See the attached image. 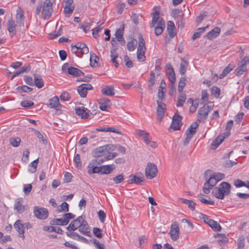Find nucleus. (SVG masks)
<instances>
[{
    "label": "nucleus",
    "mask_w": 249,
    "mask_h": 249,
    "mask_svg": "<svg viewBox=\"0 0 249 249\" xmlns=\"http://www.w3.org/2000/svg\"><path fill=\"white\" fill-rule=\"evenodd\" d=\"M69 205L68 204L64 202L61 204V205L60 206V208L58 209V211L59 212H67L69 211Z\"/></svg>",
    "instance_id": "nucleus-58"
},
{
    "label": "nucleus",
    "mask_w": 249,
    "mask_h": 249,
    "mask_svg": "<svg viewBox=\"0 0 249 249\" xmlns=\"http://www.w3.org/2000/svg\"><path fill=\"white\" fill-rule=\"evenodd\" d=\"M213 186H211V185L206 181L203 187V192L205 194H208L210 193V190L212 189Z\"/></svg>",
    "instance_id": "nucleus-49"
},
{
    "label": "nucleus",
    "mask_w": 249,
    "mask_h": 249,
    "mask_svg": "<svg viewBox=\"0 0 249 249\" xmlns=\"http://www.w3.org/2000/svg\"><path fill=\"white\" fill-rule=\"evenodd\" d=\"M51 224L53 225H67L68 224V221L65 220L64 218H56L53 219L51 221Z\"/></svg>",
    "instance_id": "nucleus-39"
},
{
    "label": "nucleus",
    "mask_w": 249,
    "mask_h": 249,
    "mask_svg": "<svg viewBox=\"0 0 249 249\" xmlns=\"http://www.w3.org/2000/svg\"><path fill=\"white\" fill-rule=\"evenodd\" d=\"M103 23H101L99 25L92 30V35L94 38H97L98 37V33L102 29V28L101 27L100 25L103 24Z\"/></svg>",
    "instance_id": "nucleus-56"
},
{
    "label": "nucleus",
    "mask_w": 249,
    "mask_h": 249,
    "mask_svg": "<svg viewBox=\"0 0 249 249\" xmlns=\"http://www.w3.org/2000/svg\"><path fill=\"white\" fill-rule=\"evenodd\" d=\"M234 68L233 64H229L223 70L222 73L219 76L220 79L223 78L229 73Z\"/></svg>",
    "instance_id": "nucleus-37"
},
{
    "label": "nucleus",
    "mask_w": 249,
    "mask_h": 249,
    "mask_svg": "<svg viewBox=\"0 0 249 249\" xmlns=\"http://www.w3.org/2000/svg\"><path fill=\"white\" fill-rule=\"evenodd\" d=\"M213 109V106L204 105L198 110L197 115V121L199 122H204L207 119L209 113L211 112Z\"/></svg>",
    "instance_id": "nucleus-4"
},
{
    "label": "nucleus",
    "mask_w": 249,
    "mask_h": 249,
    "mask_svg": "<svg viewBox=\"0 0 249 249\" xmlns=\"http://www.w3.org/2000/svg\"><path fill=\"white\" fill-rule=\"evenodd\" d=\"M93 232L97 238H101L103 236L102 231L98 228H94L93 229Z\"/></svg>",
    "instance_id": "nucleus-60"
},
{
    "label": "nucleus",
    "mask_w": 249,
    "mask_h": 249,
    "mask_svg": "<svg viewBox=\"0 0 249 249\" xmlns=\"http://www.w3.org/2000/svg\"><path fill=\"white\" fill-rule=\"evenodd\" d=\"M76 45L79 49L81 54H87L89 53V50L86 44L83 43H77Z\"/></svg>",
    "instance_id": "nucleus-35"
},
{
    "label": "nucleus",
    "mask_w": 249,
    "mask_h": 249,
    "mask_svg": "<svg viewBox=\"0 0 249 249\" xmlns=\"http://www.w3.org/2000/svg\"><path fill=\"white\" fill-rule=\"evenodd\" d=\"M60 105L59 99L57 96H54L49 100V106L51 108H56Z\"/></svg>",
    "instance_id": "nucleus-36"
},
{
    "label": "nucleus",
    "mask_w": 249,
    "mask_h": 249,
    "mask_svg": "<svg viewBox=\"0 0 249 249\" xmlns=\"http://www.w3.org/2000/svg\"><path fill=\"white\" fill-rule=\"evenodd\" d=\"M23 200L22 198H17L15 201L14 210L18 213H22L25 210V207L22 204Z\"/></svg>",
    "instance_id": "nucleus-21"
},
{
    "label": "nucleus",
    "mask_w": 249,
    "mask_h": 249,
    "mask_svg": "<svg viewBox=\"0 0 249 249\" xmlns=\"http://www.w3.org/2000/svg\"><path fill=\"white\" fill-rule=\"evenodd\" d=\"M144 181V176L142 173L138 172L134 175H131L129 176L128 183H136L138 185H142Z\"/></svg>",
    "instance_id": "nucleus-12"
},
{
    "label": "nucleus",
    "mask_w": 249,
    "mask_h": 249,
    "mask_svg": "<svg viewBox=\"0 0 249 249\" xmlns=\"http://www.w3.org/2000/svg\"><path fill=\"white\" fill-rule=\"evenodd\" d=\"M169 234L173 241H176L179 237V227L177 221H174L171 225Z\"/></svg>",
    "instance_id": "nucleus-10"
},
{
    "label": "nucleus",
    "mask_w": 249,
    "mask_h": 249,
    "mask_svg": "<svg viewBox=\"0 0 249 249\" xmlns=\"http://www.w3.org/2000/svg\"><path fill=\"white\" fill-rule=\"evenodd\" d=\"M43 230L49 232L54 231L57 233L61 234L63 232V230L60 227L53 226H44L43 227Z\"/></svg>",
    "instance_id": "nucleus-34"
},
{
    "label": "nucleus",
    "mask_w": 249,
    "mask_h": 249,
    "mask_svg": "<svg viewBox=\"0 0 249 249\" xmlns=\"http://www.w3.org/2000/svg\"><path fill=\"white\" fill-rule=\"evenodd\" d=\"M34 85H35L38 89L42 88L44 86V81L41 76L38 74H34Z\"/></svg>",
    "instance_id": "nucleus-31"
},
{
    "label": "nucleus",
    "mask_w": 249,
    "mask_h": 249,
    "mask_svg": "<svg viewBox=\"0 0 249 249\" xmlns=\"http://www.w3.org/2000/svg\"><path fill=\"white\" fill-rule=\"evenodd\" d=\"M167 30L170 37L173 38L176 35L175 26L173 21H168Z\"/></svg>",
    "instance_id": "nucleus-28"
},
{
    "label": "nucleus",
    "mask_w": 249,
    "mask_h": 249,
    "mask_svg": "<svg viewBox=\"0 0 249 249\" xmlns=\"http://www.w3.org/2000/svg\"><path fill=\"white\" fill-rule=\"evenodd\" d=\"M212 94L215 97L218 98L220 93V89L219 88L216 86H213L211 88Z\"/></svg>",
    "instance_id": "nucleus-46"
},
{
    "label": "nucleus",
    "mask_w": 249,
    "mask_h": 249,
    "mask_svg": "<svg viewBox=\"0 0 249 249\" xmlns=\"http://www.w3.org/2000/svg\"><path fill=\"white\" fill-rule=\"evenodd\" d=\"M220 33V29L218 27H215L212 31L209 32L206 35V37L210 40H212L219 36Z\"/></svg>",
    "instance_id": "nucleus-24"
},
{
    "label": "nucleus",
    "mask_w": 249,
    "mask_h": 249,
    "mask_svg": "<svg viewBox=\"0 0 249 249\" xmlns=\"http://www.w3.org/2000/svg\"><path fill=\"white\" fill-rule=\"evenodd\" d=\"M138 131L139 132V135L142 137L144 142H145V143L146 144L147 143H148V142L150 140L148 139L149 133L146 132L144 130L141 129L138 130Z\"/></svg>",
    "instance_id": "nucleus-43"
},
{
    "label": "nucleus",
    "mask_w": 249,
    "mask_h": 249,
    "mask_svg": "<svg viewBox=\"0 0 249 249\" xmlns=\"http://www.w3.org/2000/svg\"><path fill=\"white\" fill-rule=\"evenodd\" d=\"M73 0H64L63 6L64 8V13L66 14L71 15L74 9V6L72 5Z\"/></svg>",
    "instance_id": "nucleus-14"
},
{
    "label": "nucleus",
    "mask_w": 249,
    "mask_h": 249,
    "mask_svg": "<svg viewBox=\"0 0 249 249\" xmlns=\"http://www.w3.org/2000/svg\"><path fill=\"white\" fill-rule=\"evenodd\" d=\"M248 64H249V57L245 56L238 63V66L234 71L235 75L240 76L247 71L248 70L247 65Z\"/></svg>",
    "instance_id": "nucleus-5"
},
{
    "label": "nucleus",
    "mask_w": 249,
    "mask_h": 249,
    "mask_svg": "<svg viewBox=\"0 0 249 249\" xmlns=\"http://www.w3.org/2000/svg\"><path fill=\"white\" fill-rule=\"evenodd\" d=\"M165 85V83L164 82V81L162 80L160 83V85L159 88V91H158V97L159 98L162 99L164 97V93L165 91H164V85Z\"/></svg>",
    "instance_id": "nucleus-44"
},
{
    "label": "nucleus",
    "mask_w": 249,
    "mask_h": 249,
    "mask_svg": "<svg viewBox=\"0 0 249 249\" xmlns=\"http://www.w3.org/2000/svg\"><path fill=\"white\" fill-rule=\"evenodd\" d=\"M198 124L196 122H193L188 129V139H191L193 135L196 133V129L197 128Z\"/></svg>",
    "instance_id": "nucleus-32"
},
{
    "label": "nucleus",
    "mask_w": 249,
    "mask_h": 249,
    "mask_svg": "<svg viewBox=\"0 0 249 249\" xmlns=\"http://www.w3.org/2000/svg\"><path fill=\"white\" fill-rule=\"evenodd\" d=\"M124 25H122V28H119L117 29L115 33V36L117 38V40L120 42L121 44L123 46L125 44V40L123 37V33H124Z\"/></svg>",
    "instance_id": "nucleus-23"
},
{
    "label": "nucleus",
    "mask_w": 249,
    "mask_h": 249,
    "mask_svg": "<svg viewBox=\"0 0 249 249\" xmlns=\"http://www.w3.org/2000/svg\"><path fill=\"white\" fill-rule=\"evenodd\" d=\"M67 235L72 238L73 240H78V238L79 236V234L77 232H66Z\"/></svg>",
    "instance_id": "nucleus-62"
},
{
    "label": "nucleus",
    "mask_w": 249,
    "mask_h": 249,
    "mask_svg": "<svg viewBox=\"0 0 249 249\" xmlns=\"http://www.w3.org/2000/svg\"><path fill=\"white\" fill-rule=\"evenodd\" d=\"M79 231L81 232V233L84 235L88 236H90V232L88 222L85 220H84L83 222L82 223L79 229Z\"/></svg>",
    "instance_id": "nucleus-20"
},
{
    "label": "nucleus",
    "mask_w": 249,
    "mask_h": 249,
    "mask_svg": "<svg viewBox=\"0 0 249 249\" xmlns=\"http://www.w3.org/2000/svg\"><path fill=\"white\" fill-rule=\"evenodd\" d=\"M99 104L100 108L103 111H107L111 105L110 100L105 97L100 99Z\"/></svg>",
    "instance_id": "nucleus-17"
},
{
    "label": "nucleus",
    "mask_w": 249,
    "mask_h": 249,
    "mask_svg": "<svg viewBox=\"0 0 249 249\" xmlns=\"http://www.w3.org/2000/svg\"><path fill=\"white\" fill-rule=\"evenodd\" d=\"M90 241L94 245L95 247L97 249H105L104 245L100 243V242L96 239H93Z\"/></svg>",
    "instance_id": "nucleus-51"
},
{
    "label": "nucleus",
    "mask_w": 249,
    "mask_h": 249,
    "mask_svg": "<svg viewBox=\"0 0 249 249\" xmlns=\"http://www.w3.org/2000/svg\"><path fill=\"white\" fill-rule=\"evenodd\" d=\"M230 134L229 132H226L224 134V135H220L218 136L212 142V148L216 149L224 141L225 138L227 137Z\"/></svg>",
    "instance_id": "nucleus-18"
},
{
    "label": "nucleus",
    "mask_w": 249,
    "mask_h": 249,
    "mask_svg": "<svg viewBox=\"0 0 249 249\" xmlns=\"http://www.w3.org/2000/svg\"><path fill=\"white\" fill-rule=\"evenodd\" d=\"M100 168H101V174H109L113 172L116 167L114 164H109L102 165Z\"/></svg>",
    "instance_id": "nucleus-25"
},
{
    "label": "nucleus",
    "mask_w": 249,
    "mask_h": 249,
    "mask_svg": "<svg viewBox=\"0 0 249 249\" xmlns=\"http://www.w3.org/2000/svg\"><path fill=\"white\" fill-rule=\"evenodd\" d=\"M53 0H45L42 3L36 6V15H39L41 11L42 18L45 19H49L53 12Z\"/></svg>",
    "instance_id": "nucleus-1"
},
{
    "label": "nucleus",
    "mask_w": 249,
    "mask_h": 249,
    "mask_svg": "<svg viewBox=\"0 0 249 249\" xmlns=\"http://www.w3.org/2000/svg\"><path fill=\"white\" fill-rule=\"evenodd\" d=\"M185 81L186 79L185 78H181L178 85V92L181 93L183 90V88L185 86Z\"/></svg>",
    "instance_id": "nucleus-50"
},
{
    "label": "nucleus",
    "mask_w": 249,
    "mask_h": 249,
    "mask_svg": "<svg viewBox=\"0 0 249 249\" xmlns=\"http://www.w3.org/2000/svg\"><path fill=\"white\" fill-rule=\"evenodd\" d=\"M38 159L32 161L29 165L28 170L30 172L34 173L36 170L37 165L38 163Z\"/></svg>",
    "instance_id": "nucleus-40"
},
{
    "label": "nucleus",
    "mask_w": 249,
    "mask_h": 249,
    "mask_svg": "<svg viewBox=\"0 0 249 249\" xmlns=\"http://www.w3.org/2000/svg\"><path fill=\"white\" fill-rule=\"evenodd\" d=\"M16 22L19 26H24V15L23 12L21 10L17 11Z\"/></svg>",
    "instance_id": "nucleus-29"
},
{
    "label": "nucleus",
    "mask_w": 249,
    "mask_h": 249,
    "mask_svg": "<svg viewBox=\"0 0 249 249\" xmlns=\"http://www.w3.org/2000/svg\"><path fill=\"white\" fill-rule=\"evenodd\" d=\"M137 40H134L127 43V48L129 51H132L135 50L137 45Z\"/></svg>",
    "instance_id": "nucleus-48"
},
{
    "label": "nucleus",
    "mask_w": 249,
    "mask_h": 249,
    "mask_svg": "<svg viewBox=\"0 0 249 249\" xmlns=\"http://www.w3.org/2000/svg\"><path fill=\"white\" fill-rule=\"evenodd\" d=\"M182 125L181 117L176 113L173 117L172 123L168 130L170 132L179 130Z\"/></svg>",
    "instance_id": "nucleus-7"
},
{
    "label": "nucleus",
    "mask_w": 249,
    "mask_h": 249,
    "mask_svg": "<svg viewBox=\"0 0 249 249\" xmlns=\"http://www.w3.org/2000/svg\"><path fill=\"white\" fill-rule=\"evenodd\" d=\"M158 107L157 108V119L161 121L163 117L166 109V105L164 103L157 101Z\"/></svg>",
    "instance_id": "nucleus-15"
},
{
    "label": "nucleus",
    "mask_w": 249,
    "mask_h": 249,
    "mask_svg": "<svg viewBox=\"0 0 249 249\" xmlns=\"http://www.w3.org/2000/svg\"><path fill=\"white\" fill-rule=\"evenodd\" d=\"M9 142L10 144L14 147H18L21 142V139L19 137H12L10 139Z\"/></svg>",
    "instance_id": "nucleus-42"
},
{
    "label": "nucleus",
    "mask_w": 249,
    "mask_h": 249,
    "mask_svg": "<svg viewBox=\"0 0 249 249\" xmlns=\"http://www.w3.org/2000/svg\"><path fill=\"white\" fill-rule=\"evenodd\" d=\"M14 228L18 233V236L23 240L25 239L24 228L23 224L21 223L20 220H17L14 224Z\"/></svg>",
    "instance_id": "nucleus-16"
},
{
    "label": "nucleus",
    "mask_w": 249,
    "mask_h": 249,
    "mask_svg": "<svg viewBox=\"0 0 249 249\" xmlns=\"http://www.w3.org/2000/svg\"><path fill=\"white\" fill-rule=\"evenodd\" d=\"M71 51L72 53L75 54L76 55V56H77L78 57H82L83 55L80 53V51H79V49L78 48L77 46H76V45H71Z\"/></svg>",
    "instance_id": "nucleus-53"
},
{
    "label": "nucleus",
    "mask_w": 249,
    "mask_h": 249,
    "mask_svg": "<svg viewBox=\"0 0 249 249\" xmlns=\"http://www.w3.org/2000/svg\"><path fill=\"white\" fill-rule=\"evenodd\" d=\"M35 216L38 219L44 220L48 218L49 212L47 209L36 206L34 208Z\"/></svg>",
    "instance_id": "nucleus-9"
},
{
    "label": "nucleus",
    "mask_w": 249,
    "mask_h": 249,
    "mask_svg": "<svg viewBox=\"0 0 249 249\" xmlns=\"http://www.w3.org/2000/svg\"><path fill=\"white\" fill-rule=\"evenodd\" d=\"M231 185L227 182H222L218 188H215L212 193L216 198L222 199L225 196L229 195L231 192Z\"/></svg>",
    "instance_id": "nucleus-3"
},
{
    "label": "nucleus",
    "mask_w": 249,
    "mask_h": 249,
    "mask_svg": "<svg viewBox=\"0 0 249 249\" xmlns=\"http://www.w3.org/2000/svg\"><path fill=\"white\" fill-rule=\"evenodd\" d=\"M124 174H121L113 178L112 179L115 183L119 184L122 182L124 181Z\"/></svg>",
    "instance_id": "nucleus-47"
},
{
    "label": "nucleus",
    "mask_w": 249,
    "mask_h": 249,
    "mask_svg": "<svg viewBox=\"0 0 249 249\" xmlns=\"http://www.w3.org/2000/svg\"><path fill=\"white\" fill-rule=\"evenodd\" d=\"M7 30L10 33L11 36H14L16 35V28L15 22L12 20H9L7 22Z\"/></svg>",
    "instance_id": "nucleus-33"
},
{
    "label": "nucleus",
    "mask_w": 249,
    "mask_h": 249,
    "mask_svg": "<svg viewBox=\"0 0 249 249\" xmlns=\"http://www.w3.org/2000/svg\"><path fill=\"white\" fill-rule=\"evenodd\" d=\"M209 94L206 90L202 91L201 99L203 102H207L209 100Z\"/></svg>",
    "instance_id": "nucleus-63"
},
{
    "label": "nucleus",
    "mask_w": 249,
    "mask_h": 249,
    "mask_svg": "<svg viewBox=\"0 0 249 249\" xmlns=\"http://www.w3.org/2000/svg\"><path fill=\"white\" fill-rule=\"evenodd\" d=\"M103 95L107 96H113L115 94L114 87L113 85L106 86L101 90Z\"/></svg>",
    "instance_id": "nucleus-27"
},
{
    "label": "nucleus",
    "mask_w": 249,
    "mask_h": 249,
    "mask_svg": "<svg viewBox=\"0 0 249 249\" xmlns=\"http://www.w3.org/2000/svg\"><path fill=\"white\" fill-rule=\"evenodd\" d=\"M99 60V58L95 54L93 53L91 54L90 57V65L91 67H95V64L97 63V61Z\"/></svg>",
    "instance_id": "nucleus-52"
},
{
    "label": "nucleus",
    "mask_w": 249,
    "mask_h": 249,
    "mask_svg": "<svg viewBox=\"0 0 249 249\" xmlns=\"http://www.w3.org/2000/svg\"><path fill=\"white\" fill-rule=\"evenodd\" d=\"M139 39V45L137 50L139 51H142V50L145 51V41L142 37V35H139L138 37Z\"/></svg>",
    "instance_id": "nucleus-38"
},
{
    "label": "nucleus",
    "mask_w": 249,
    "mask_h": 249,
    "mask_svg": "<svg viewBox=\"0 0 249 249\" xmlns=\"http://www.w3.org/2000/svg\"><path fill=\"white\" fill-rule=\"evenodd\" d=\"M145 51L142 50V51H139L137 50V59L139 61L142 62L145 60V55H144Z\"/></svg>",
    "instance_id": "nucleus-55"
},
{
    "label": "nucleus",
    "mask_w": 249,
    "mask_h": 249,
    "mask_svg": "<svg viewBox=\"0 0 249 249\" xmlns=\"http://www.w3.org/2000/svg\"><path fill=\"white\" fill-rule=\"evenodd\" d=\"M164 20L159 16V13L155 11L152 14V20L151 23V27H155V34L159 36L162 34L165 28Z\"/></svg>",
    "instance_id": "nucleus-2"
},
{
    "label": "nucleus",
    "mask_w": 249,
    "mask_h": 249,
    "mask_svg": "<svg viewBox=\"0 0 249 249\" xmlns=\"http://www.w3.org/2000/svg\"><path fill=\"white\" fill-rule=\"evenodd\" d=\"M85 220L84 217L81 215L78 216L75 220H72L69 225L67 227V230L70 231H74L79 229L82 223Z\"/></svg>",
    "instance_id": "nucleus-11"
},
{
    "label": "nucleus",
    "mask_w": 249,
    "mask_h": 249,
    "mask_svg": "<svg viewBox=\"0 0 249 249\" xmlns=\"http://www.w3.org/2000/svg\"><path fill=\"white\" fill-rule=\"evenodd\" d=\"M186 62L184 59H182L179 68L180 73H181L182 74H184L186 72Z\"/></svg>",
    "instance_id": "nucleus-57"
},
{
    "label": "nucleus",
    "mask_w": 249,
    "mask_h": 249,
    "mask_svg": "<svg viewBox=\"0 0 249 249\" xmlns=\"http://www.w3.org/2000/svg\"><path fill=\"white\" fill-rule=\"evenodd\" d=\"M88 110L87 108L84 107H77L75 108V112L77 115L81 116V118L83 119L87 118L89 116Z\"/></svg>",
    "instance_id": "nucleus-30"
},
{
    "label": "nucleus",
    "mask_w": 249,
    "mask_h": 249,
    "mask_svg": "<svg viewBox=\"0 0 249 249\" xmlns=\"http://www.w3.org/2000/svg\"><path fill=\"white\" fill-rule=\"evenodd\" d=\"M17 89L21 92L22 91L24 92H29L33 90V89L26 85H23L22 86H18L17 88Z\"/></svg>",
    "instance_id": "nucleus-54"
},
{
    "label": "nucleus",
    "mask_w": 249,
    "mask_h": 249,
    "mask_svg": "<svg viewBox=\"0 0 249 249\" xmlns=\"http://www.w3.org/2000/svg\"><path fill=\"white\" fill-rule=\"evenodd\" d=\"M158 169L156 165L153 163H148L145 171V176L147 178L152 179L157 176Z\"/></svg>",
    "instance_id": "nucleus-8"
},
{
    "label": "nucleus",
    "mask_w": 249,
    "mask_h": 249,
    "mask_svg": "<svg viewBox=\"0 0 249 249\" xmlns=\"http://www.w3.org/2000/svg\"><path fill=\"white\" fill-rule=\"evenodd\" d=\"M68 73L74 77H79L84 75V73L79 69L71 66L68 68Z\"/></svg>",
    "instance_id": "nucleus-22"
},
{
    "label": "nucleus",
    "mask_w": 249,
    "mask_h": 249,
    "mask_svg": "<svg viewBox=\"0 0 249 249\" xmlns=\"http://www.w3.org/2000/svg\"><path fill=\"white\" fill-rule=\"evenodd\" d=\"M166 72L170 83H175L176 81L175 73L173 68L171 65L168 64L166 66Z\"/></svg>",
    "instance_id": "nucleus-19"
},
{
    "label": "nucleus",
    "mask_w": 249,
    "mask_h": 249,
    "mask_svg": "<svg viewBox=\"0 0 249 249\" xmlns=\"http://www.w3.org/2000/svg\"><path fill=\"white\" fill-rule=\"evenodd\" d=\"M35 133L36 134L37 137L40 141L42 142V143L44 144H46L47 143V140L44 139V137L42 134L38 130H36L35 131Z\"/></svg>",
    "instance_id": "nucleus-59"
},
{
    "label": "nucleus",
    "mask_w": 249,
    "mask_h": 249,
    "mask_svg": "<svg viewBox=\"0 0 249 249\" xmlns=\"http://www.w3.org/2000/svg\"><path fill=\"white\" fill-rule=\"evenodd\" d=\"M113 147L112 145H106L96 148L94 152V156L97 158L107 156L108 151L114 150Z\"/></svg>",
    "instance_id": "nucleus-6"
},
{
    "label": "nucleus",
    "mask_w": 249,
    "mask_h": 249,
    "mask_svg": "<svg viewBox=\"0 0 249 249\" xmlns=\"http://www.w3.org/2000/svg\"><path fill=\"white\" fill-rule=\"evenodd\" d=\"M186 100V95L185 94L181 93L179 95L178 97V100L177 103V107H181L182 106L184 103L185 102Z\"/></svg>",
    "instance_id": "nucleus-45"
},
{
    "label": "nucleus",
    "mask_w": 249,
    "mask_h": 249,
    "mask_svg": "<svg viewBox=\"0 0 249 249\" xmlns=\"http://www.w3.org/2000/svg\"><path fill=\"white\" fill-rule=\"evenodd\" d=\"M208 224L215 231H219L221 230L220 225L213 219Z\"/></svg>",
    "instance_id": "nucleus-41"
},
{
    "label": "nucleus",
    "mask_w": 249,
    "mask_h": 249,
    "mask_svg": "<svg viewBox=\"0 0 249 249\" xmlns=\"http://www.w3.org/2000/svg\"><path fill=\"white\" fill-rule=\"evenodd\" d=\"M92 89V86L91 84H83L78 87L77 91L80 96L82 98H84L87 96L88 90Z\"/></svg>",
    "instance_id": "nucleus-13"
},
{
    "label": "nucleus",
    "mask_w": 249,
    "mask_h": 249,
    "mask_svg": "<svg viewBox=\"0 0 249 249\" xmlns=\"http://www.w3.org/2000/svg\"><path fill=\"white\" fill-rule=\"evenodd\" d=\"M188 104H191L190 107L189 111L191 113L195 112L199 105V100L196 99L193 100L192 98H189L188 99Z\"/></svg>",
    "instance_id": "nucleus-26"
},
{
    "label": "nucleus",
    "mask_w": 249,
    "mask_h": 249,
    "mask_svg": "<svg viewBox=\"0 0 249 249\" xmlns=\"http://www.w3.org/2000/svg\"><path fill=\"white\" fill-rule=\"evenodd\" d=\"M198 198L199 200L204 204L213 205L214 203L213 201L206 199L202 196H199Z\"/></svg>",
    "instance_id": "nucleus-61"
},
{
    "label": "nucleus",
    "mask_w": 249,
    "mask_h": 249,
    "mask_svg": "<svg viewBox=\"0 0 249 249\" xmlns=\"http://www.w3.org/2000/svg\"><path fill=\"white\" fill-rule=\"evenodd\" d=\"M60 99L63 101H68L70 99L71 97L68 92L64 91L62 93L60 96Z\"/></svg>",
    "instance_id": "nucleus-64"
}]
</instances>
